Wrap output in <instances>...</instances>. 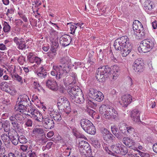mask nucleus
<instances>
[{
	"instance_id": "obj_35",
	"label": "nucleus",
	"mask_w": 157,
	"mask_h": 157,
	"mask_svg": "<svg viewBox=\"0 0 157 157\" xmlns=\"http://www.w3.org/2000/svg\"><path fill=\"white\" fill-rule=\"evenodd\" d=\"M15 117L17 121H18L20 123L23 122L25 118L22 114L17 113L15 115Z\"/></svg>"
},
{
	"instance_id": "obj_46",
	"label": "nucleus",
	"mask_w": 157,
	"mask_h": 157,
	"mask_svg": "<svg viewBox=\"0 0 157 157\" xmlns=\"http://www.w3.org/2000/svg\"><path fill=\"white\" fill-rule=\"evenodd\" d=\"M73 135L75 136L77 138H85L84 135L81 134L78 132L76 131H73Z\"/></svg>"
},
{
	"instance_id": "obj_51",
	"label": "nucleus",
	"mask_w": 157,
	"mask_h": 157,
	"mask_svg": "<svg viewBox=\"0 0 157 157\" xmlns=\"http://www.w3.org/2000/svg\"><path fill=\"white\" fill-rule=\"evenodd\" d=\"M45 72L43 73V72H36L37 75L39 77L41 78H44L46 76L47 74Z\"/></svg>"
},
{
	"instance_id": "obj_59",
	"label": "nucleus",
	"mask_w": 157,
	"mask_h": 157,
	"mask_svg": "<svg viewBox=\"0 0 157 157\" xmlns=\"http://www.w3.org/2000/svg\"><path fill=\"white\" fill-rule=\"evenodd\" d=\"M66 149L67 150H69L70 149V151L69 152V154L68 155H69L70 154H73L75 153V149L73 147L69 148L68 147H67L66 148Z\"/></svg>"
},
{
	"instance_id": "obj_43",
	"label": "nucleus",
	"mask_w": 157,
	"mask_h": 157,
	"mask_svg": "<svg viewBox=\"0 0 157 157\" xmlns=\"http://www.w3.org/2000/svg\"><path fill=\"white\" fill-rule=\"evenodd\" d=\"M7 93H9L12 95H14L17 93V91L14 87L10 86Z\"/></svg>"
},
{
	"instance_id": "obj_39",
	"label": "nucleus",
	"mask_w": 157,
	"mask_h": 157,
	"mask_svg": "<svg viewBox=\"0 0 157 157\" xmlns=\"http://www.w3.org/2000/svg\"><path fill=\"white\" fill-rule=\"evenodd\" d=\"M134 132V128L131 126L128 127L127 129L126 130V133H124V134L128 135H132Z\"/></svg>"
},
{
	"instance_id": "obj_29",
	"label": "nucleus",
	"mask_w": 157,
	"mask_h": 157,
	"mask_svg": "<svg viewBox=\"0 0 157 157\" xmlns=\"http://www.w3.org/2000/svg\"><path fill=\"white\" fill-rule=\"evenodd\" d=\"M123 146L121 143V142L117 144H116L113 145L111 147L113 150L116 153H117L118 152H119V150Z\"/></svg>"
},
{
	"instance_id": "obj_37",
	"label": "nucleus",
	"mask_w": 157,
	"mask_h": 157,
	"mask_svg": "<svg viewBox=\"0 0 157 157\" xmlns=\"http://www.w3.org/2000/svg\"><path fill=\"white\" fill-rule=\"evenodd\" d=\"M49 33L50 35V39H55L57 38V32L52 28L49 31Z\"/></svg>"
},
{
	"instance_id": "obj_61",
	"label": "nucleus",
	"mask_w": 157,
	"mask_h": 157,
	"mask_svg": "<svg viewBox=\"0 0 157 157\" xmlns=\"http://www.w3.org/2000/svg\"><path fill=\"white\" fill-rule=\"evenodd\" d=\"M28 148L27 145H21L20 149L23 151H26Z\"/></svg>"
},
{
	"instance_id": "obj_25",
	"label": "nucleus",
	"mask_w": 157,
	"mask_h": 157,
	"mask_svg": "<svg viewBox=\"0 0 157 157\" xmlns=\"http://www.w3.org/2000/svg\"><path fill=\"white\" fill-rule=\"evenodd\" d=\"M29 98L27 95L24 94L21 95L18 98L17 103L28 105V102Z\"/></svg>"
},
{
	"instance_id": "obj_48",
	"label": "nucleus",
	"mask_w": 157,
	"mask_h": 157,
	"mask_svg": "<svg viewBox=\"0 0 157 157\" xmlns=\"http://www.w3.org/2000/svg\"><path fill=\"white\" fill-rule=\"evenodd\" d=\"M48 56L49 58V59L50 60H52L53 59L56 55V53H55V52H49L47 53Z\"/></svg>"
},
{
	"instance_id": "obj_10",
	"label": "nucleus",
	"mask_w": 157,
	"mask_h": 157,
	"mask_svg": "<svg viewBox=\"0 0 157 157\" xmlns=\"http://www.w3.org/2000/svg\"><path fill=\"white\" fill-rule=\"evenodd\" d=\"M13 41L16 44L17 48L19 49L23 50L26 48L27 45L23 38L19 39L15 37L13 38Z\"/></svg>"
},
{
	"instance_id": "obj_63",
	"label": "nucleus",
	"mask_w": 157,
	"mask_h": 157,
	"mask_svg": "<svg viewBox=\"0 0 157 157\" xmlns=\"http://www.w3.org/2000/svg\"><path fill=\"white\" fill-rule=\"evenodd\" d=\"M14 11V9L13 8H11L10 9H8L7 10L6 15L7 16L9 15V14H12L13 13Z\"/></svg>"
},
{
	"instance_id": "obj_1",
	"label": "nucleus",
	"mask_w": 157,
	"mask_h": 157,
	"mask_svg": "<svg viewBox=\"0 0 157 157\" xmlns=\"http://www.w3.org/2000/svg\"><path fill=\"white\" fill-rule=\"evenodd\" d=\"M120 71V67L117 65H115L111 68L107 66H104L99 68L97 70L96 77L100 82L104 81L108 77L115 80L119 75Z\"/></svg>"
},
{
	"instance_id": "obj_4",
	"label": "nucleus",
	"mask_w": 157,
	"mask_h": 157,
	"mask_svg": "<svg viewBox=\"0 0 157 157\" xmlns=\"http://www.w3.org/2000/svg\"><path fill=\"white\" fill-rule=\"evenodd\" d=\"M99 112L100 116L103 118L116 120L119 118L117 111L113 107L108 105H102L99 108Z\"/></svg>"
},
{
	"instance_id": "obj_44",
	"label": "nucleus",
	"mask_w": 157,
	"mask_h": 157,
	"mask_svg": "<svg viewBox=\"0 0 157 157\" xmlns=\"http://www.w3.org/2000/svg\"><path fill=\"white\" fill-rule=\"evenodd\" d=\"M52 42V46L57 48L58 46V40L56 38L55 39H50Z\"/></svg>"
},
{
	"instance_id": "obj_26",
	"label": "nucleus",
	"mask_w": 157,
	"mask_h": 157,
	"mask_svg": "<svg viewBox=\"0 0 157 157\" xmlns=\"http://www.w3.org/2000/svg\"><path fill=\"white\" fill-rule=\"evenodd\" d=\"M78 89H80L78 87H73L68 89V93L71 99L74 98L75 95H77L78 93Z\"/></svg>"
},
{
	"instance_id": "obj_40",
	"label": "nucleus",
	"mask_w": 157,
	"mask_h": 157,
	"mask_svg": "<svg viewBox=\"0 0 157 157\" xmlns=\"http://www.w3.org/2000/svg\"><path fill=\"white\" fill-rule=\"evenodd\" d=\"M11 27L8 23L5 21L3 24V30L5 33L9 32L10 30Z\"/></svg>"
},
{
	"instance_id": "obj_56",
	"label": "nucleus",
	"mask_w": 157,
	"mask_h": 157,
	"mask_svg": "<svg viewBox=\"0 0 157 157\" xmlns=\"http://www.w3.org/2000/svg\"><path fill=\"white\" fill-rule=\"evenodd\" d=\"M0 50L2 51H5L7 50V47L6 45L3 44H0Z\"/></svg>"
},
{
	"instance_id": "obj_30",
	"label": "nucleus",
	"mask_w": 157,
	"mask_h": 157,
	"mask_svg": "<svg viewBox=\"0 0 157 157\" xmlns=\"http://www.w3.org/2000/svg\"><path fill=\"white\" fill-rule=\"evenodd\" d=\"M0 87L2 90L7 92L10 86H9V84L5 82H2L0 84Z\"/></svg>"
},
{
	"instance_id": "obj_55",
	"label": "nucleus",
	"mask_w": 157,
	"mask_h": 157,
	"mask_svg": "<svg viewBox=\"0 0 157 157\" xmlns=\"http://www.w3.org/2000/svg\"><path fill=\"white\" fill-rule=\"evenodd\" d=\"M33 124V121L31 119H27L25 125L27 127H31Z\"/></svg>"
},
{
	"instance_id": "obj_42",
	"label": "nucleus",
	"mask_w": 157,
	"mask_h": 157,
	"mask_svg": "<svg viewBox=\"0 0 157 157\" xmlns=\"http://www.w3.org/2000/svg\"><path fill=\"white\" fill-rule=\"evenodd\" d=\"M33 132L35 134H41L44 133V131L42 128H35L33 129Z\"/></svg>"
},
{
	"instance_id": "obj_24",
	"label": "nucleus",
	"mask_w": 157,
	"mask_h": 157,
	"mask_svg": "<svg viewBox=\"0 0 157 157\" xmlns=\"http://www.w3.org/2000/svg\"><path fill=\"white\" fill-rule=\"evenodd\" d=\"M80 124L81 127L85 131L93 124L87 119H82L80 121Z\"/></svg>"
},
{
	"instance_id": "obj_52",
	"label": "nucleus",
	"mask_w": 157,
	"mask_h": 157,
	"mask_svg": "<svg viewBox=\"0 0 157 157\" xmlns=\"http://www.w3.org/2000/svg\"><path fill=\"white\" fill-rule=\"evenodd\" d=\"M11 124L12 125L14 129H18L19 125L17 123V121L14 122H11Z\"/></svg>"
},
{
	"instance_id": "obj_53",
	"label": "nucleus",
	"mask_w": 157,
	"mask_h": 157,
	"mask_svg": "<svg viewBox=\"0 0 157 157\" xmlns=\"http://www.w3.org/2000/svg\"><path fill=\"white\" fill-rule=\"evenodd\" d=\"M125 157H140L137 154H132L130 152H128L126 155Z\"/></svg>"
},
{
	"instance_id": "obj_23",
	"label": "nucleus",
	"mask_w": 157,
	"mask_h": 157,
	"mask_svg": "<svg viewBox=\"0 0 157 157\" xmlns=\"http://www.w3.org/2000/svg\"><path fill=\"white\" fill-rule=\"evenodd\" d=\"M140 112L138 109H135L131 112V116L132 120L135 122H139L140 121Z\"/></svg>"
},
{
	"instance_id": "obj_3",
	"label": "nucleus",
	"mask_w": 157,
	"mask_h": 157,
	"mask_svg": "<svg viewBox=\"0 0 157 157\" xmlns=\"http://www.w3.org/2000/svg\"><path fill=\"white\" fill-rule=\"evenodd\" d=\"M114 46L116 50L120 51L121 54L123 57L126 56L132 49L129 39L126 36H123L117 39L114 42Z\"/></svg>"
},
{
	"instance_id": "obj_2",
	"label": "nucleus",
	"mask_w": 157,
	"mask_h": 157,
	"mask_svg": "<svg viewBox=\"0 0 157 157\" xmlns=\"http://www.w3.org/2000/svg\"><path fill=\"white\" fill-rule=\"evenodd\" d=\"M70 61L68 57L61 58L60 62L63 64L62 65L54 66L53 67V70L51 72V75L56 76L57 79H59L65 76L70 69L69 66Z\"/></svg>"
},
{
	"instance_id": "obj_21",
	"label": "nucleus",
	"mask_w": 157,
	"mask_h": 157,
	"mask_svg": "<svg viewBox=\"0 0 157 157\" xmlns=\"http://www.w3.org/2000/svg\"><path fill=\"white\" fill-rule=\"evenodd\" d=\"M43 120L44 122V126L47 129H51L54 126V123L53 120L48 117L43 118Z\"/></svg>"
},
{
	"instance_id": "obj_50",
	"label": "nucleus",
	"mask_w": 157,
	"mask_h": 157,
	"mask_svg": "<svg viewBox=\"0 0 157 157\" xmlns=\"http://www.w3.org/2000/svg\"><path fill=\"white\" fill-rule=\"evenodd\" d=\"M136 151L139 152V154L141 157H149V155L148 153L141 152L138 149Z\"/></svg>"
},
{
	"instance_id": "obj_58",
	"label": "nucleus",
	"mask_w": 157,
	"mask_h": 157,
	"mask_svg": "<svg viewBox=\"0 0 157 157\" xmlns=\"http://www.w3.org/2000/svg\"><path fill=\"white\" fill-rule=\"evenodd\" d=\"M9 119L11 123V122H14L16 121L15 115H13L12 116H10L9 117Z\"/></svg>"
},
{
	"instance_id": "obj_22",
	"label": "nucleus",
	"mask_w": 157,
	"mask_h": 157,
	"mask_svg": "<svg viewBox=\"0 0 157 157\" xmlns=\"http://www.w3.org/2000/svg\"><path fill=\"white\" fill-rule=\"evenodd\" d=\"M121 100L124 105L127 107L132 101V97L130 94H126L122 96Z\"/></svg>"
},
{
	"instance_id": "obj_18",
	"label": "nucleus",
	"mask_w": 157,
	"mask_h": 157,
	"mask_svg": "<svg viewBox=\"0 0 157 157\" xmlns=\"http://www.w3.org/2000/svg\"><path fill=\"white\" fill-rule=\"evenodd\" d=\"M78 93L77 95H75L74 98L71 99L73 101H75L78 103H82L84 102L85 99L83 97V95L82 94V91L80 89H78Z\"/></svg>"
},
{
	"instance_id": "obj_5",
	"label": "nucleus",
	"mask_w": 157,
	"mask_h": 157,
	"mask_svg": "<svg viewBox=\"0 0 157 157\" xmlns=\"http://www.w3.org/2000/svg\"><path fill=\"white\" fill-rule=\"evenodd\" d=\"M155 44V40L153 38L144 40L140 44L138 50L140 53L147 52L153 48Z\"/></svg>"
},
{
	"instance_id": "obj_14",
	"label": "nucleus",
	"mask_w": 157,
	"mask_h": 157,
	"mask_svg": "<svg viewBox=\"0 0 157 157\" xmlns=\"http://www.w3.org/2000/svg\"><path fill=\"white\" fill-rule=\"evenodd\" d=\"M84 24V23L80 22L78 23H74L70 22L67 23V24L70 25V30L71 31L70 33L73 35H74L75 33V31L77 29H81L83 27L82 26Z\"/></svg>"
},
{
	"instance_id": "obj_19",
	"label": "nucleus",
	"mask_w": 157,
	"mask_h": 157,
	"mask_svg": "<svg viewBox=\"0 0 157 157\" xmlns=\"http://www.w3.org/2000/svg\"><path fill=\"white\" fill-rule=\"evenodd\" d=\"M29 105L17 103L15 109L16 110L20 111L22 113L26 115L28 113V109L29 108Z\"/></svg>"
},
{
	"instance_id": "obj_45",
	"label": "nucleus",
	"mask_w": 157,
	"mask_h": 157,
	"mask_svg": "<svg viewBox=\"0 0 157 157\" xmlns=\"http://www.w3.org/2000/svg\"><path fill=\"white\" fill-rule=\"evenodd\" d=\"M19 141L21 144H25L27 142V140L23 135H21L19 137Z\"/></svg>"
},
{
	"instance_id": "obj_60",
	"label": "nucleus",
	"mask_w": 157,
	"mask_h": 157,
	"mask_svg": "<svg viewBox=\"0 0 157 157\" xmlns=\"http://www.w3.org/2000/svg\"><path fill=\"white\" fill-rule=\"evenodd\" d=\"M87 112L89 114V115L90 116L93 115V114L94 113H95V112H94V110L92 109H88L87 108Z\"/></svg>"
},
{
	"instance_id": "obj_33",
	"label": "nucleus",
	"mask_w": 157,
	"mask_h": 157,
	"mask_svg": "<svg viewBox=\"0 0 157 157\" xmlns=\"http://www.w3.org/2000/svg\"><path fill=\"white\" fill-rule=\"evenodd\" d=\"M98 91L94 89H90L89 91V95L91 98L94 99L95 98L96 95L97 94Z\"/></svg>"
},
{
	"instance_id": "obj_8",
	"label": "nucleus",
	"mask_w": 157,
	"mask_h": 157,
	"mask_svg": "<svg viewBox=\"0 0 157 157\" xmlns=\"http://www.w3.org/2000/svg\"><path fill=\"white\" fill-rule=\"evenodd\" d=\"M79 153L82 156L86 155L91 152V149L88 143L86 141L80 140L78 144Z\"/></svg>"
},
{
	"instance_id": "obj_64",
	"label": "nucleus",
	"mask_w": 157,
	"mask_h": 157,
	"mask_svg": "<svg viewBox=\"0 0 157 157\" xmlns=\"http://www.w3.org/2000/svg\"><path fill=\"white\" fill-rule=\"evenodd\" d=\"M28 156L29 157H37L35 153L34 152H32V151L31 153L28 154Z\"/></svg>"
},
{
	"instance_id": "obj_49",
	"label": "nucleus",
	"mask_w": 157,
	"mask_h": 157,
	"mask_svg": "<svg viewBox=\"0 0 157 157\" xmlns=\"http://www.w3.org/2000/svg\"><path fill=\"white\" fill-rule=\"evenodd\" d=\"M3 128L5 132H8L9 131L10 128V124L7 122H5L3 124Z\"/></svg>"
},
{
	"instance_id": "obj_17",
	"label": "nucleus",
	"mask_w": 157,
	"mask_h": 157,
	"mask_svg": "<svg viewBox=\"0 0 157 157\" xmlns=\"http://www.w3.org/2000/svg\"><path fill=\"white\" fill-rule=\"evenodd\" d=\"M47 86L49 89L54 91L58 90V86L56 81L53 78H50L46 82Z\"/></svg>"
},
{
	"instance_id": "obj_11",
	"label": "nucleus",
	"mask_w": 157,
	"mask_h": 157,
	"mask_svg": "<svg viewBox=\"0 0 157 157\" xmlns=\"http://www.w3.org/2000/svg\"><path fill=\"white\" fill-rule=\"evenodd\" d=\"M132 67L136 72H141L144 68V63L141 59H136L134 62Z\"/></svg>"
},
{
	"instance_id": "obj_38",
	"label": "nucleus",
	"mask_w": 157,
	"mask_h": 157,
	"mask_svg": "<svg viewBox=\"0 0 157 157\" xmlns=\"http://www.w3.org/2000/svg\"><path fill=\"white\" fill-rule=\"evenodd\" d=\"M86 104L87 106H88L91 107L94 109L97 106V105L96 103L94 101H93L90 100H87L86 101Z\"/></svg>"
},
{
	"instance_id": "obj_62",
	"label": "nucleus",
	"mask_w": 157,
	"mask_h": 157,
	"mask_svg": "<svg viewBox=\"0 0 157 157\" xmlns=\"http://www.w3.org/2000/svg\"><path fill=\"white\" fill-rule=\"evenodd\" d=\"M103 147L104 149L107 152L108 154H112V152L110 151L108 147L107 146H105V145H104L103 146Z\"/></svg>"
},
{
	"instance_id": "obj_28",
	"label": "nucleus",
	"mask_w": 157,
	"mask_h": 157,
	"mask_svg": "<svg viewBox=\"0 0 157 157\" xmlns=\"http://www.w3.org/2000/svg\"><path fill=\"white\" fill-rule=\"evenodd\" d=\"M51 117L56 121H59L62 118L61 115L57 110H55V112L52 113Z\"/></svg>"
},
{
	"instance_id": "obj_36",
	"label": "nucleus",
	"mask_w": 157,
	"mask_h": 157,
	"mask_svg": "<svg viewBox=\"0 0 157 157\" xmlns=\"http://www.w3.org/2000/svg\"><path fill=\"white\" fill-rule=\"evenodd\" d=\"M12 78L14 80L20 82L21 84L23 83L22 77L17 74H13L12 75Z\"/></svg>"
},
{
	"instance_id": "obj_54",
	"label": "nucleus",
	"mask_w": 157,
	"mask_h": 157,
	"mask_svg": "<svg viewBox=\"0 0 157 157\" xmlns=\"http://www.w3.org/2000/svg\"><path fill=\"white\" fill-rule=\"evenodd\" d=\"M111 128L112 132L113 134L118 132V129L115 126H111Z\"/></svg>"
},
{
	"instance_id": "obj_31",
	"label": "nucleus",
	"mask_w": 157,
	"mask_h": 157,
	"mask_svg": "<svg viewBox=\"0 0 157 157\" xmlns=\"http://www.w3.org/2000/svg\"><path fill=\"white\" fill-rule=\"evenodd\" d=\"M85 131L89 134L94 135L95 133L96 129L93 124H92L88 128L86 129Z\"/></svg>"
},
{
	"instance_id": "obj_27",
	"label": "nucleus",
	"mask_w": 157,
	"mask_h": 157,
	"mask_svg": "<svg viewBox=\"0 0 157 157\" xmlns=\"http://www.w3.org/2000/svg\"><path fill=\"white\" fill-rule=\"evenodd\" d=\"M118 126L120 130L124 134L126 133L128 127L127 124L123 121H122L119 123Z\"/></svg>"
},
{
	"instance_id": "obj_7",
	"label": "nucleus",
	"mask_w": 157,
	"mask_h": 157,
	"mask_svg": "<svg viewBox=\"0 0 157 157\" xmlns=\"http://www.w3.org/2000/svg\"><path fill=\"white\" fill-rule=\"evenodd\" d=\"M26 115L38 122L43 121V117L41 113L37 109L29 106L28 109V113Z\"/></svg>"
},
{
	"instance_id": "obj_32",
	"label": "nucleus",
	"mask_w": 157,
	"mask_h": 157,
	"mask_svg": "<svg viewBox=\"0 0 157 157\" xmlns=\"http://www.w3.org/2000/svg\"><path fill=\"white\" fill-rule=\"evenodd\" d=\"M97 93V94L96 96V97L94 99L98 101H102L104 98V95L100 91H98Z\"/></svg>"
},
{
	"instance_id": "obj_20",
	"label": "nucleus",
	"mask_w": 157,
	"mask_h": 157,
	"mask_svg": "<svg viewBox=\"0 0 157 157\" xmlns=\"http://www.w3.org/2000/svg\"><path fill=\"white\" fill-rule=\"evenodd\" d=\"M60 43L63 46H66L69 45L70 44L71 38V37L67 35H64L62 36L59 39Z\"/></svg>"
},
{
	"instance_id": "obj_47",
	"label": "nucleus",
	"mask_w": 157,
	"mask_h": 157,
	"mask_svg": "<svg viewBox=\"0 0 157 157\" xmlns=\"http://www.w3.org/2000/svg\"><path fill=\"white\" fill-rule=\"evenodd\" d=\"M77 79V77L75 75H74L73 76H70L69 77V80L71 81H69L68 82L69 84H74L75 83L76 80Z\"/></svg>"
},
{
	"instance_id": "obj_15",
	"label": "nucleus",
	"mask_w": 157,
	"mask_h": 157,
	"mask_svg": "<svg viewBox=\"0 0 157 157\" xmlns=\"http://www.w3.org/2000/svg\"><path fill=\"white\" fill-rule=\"evenodd\" d=\"M27 58L28 61L31 63H35L37 64H39L41 61V59L40 58L36 56L32 52H30L28 54Z\"/></svg>"
},
{
	"instance_id": "obj_12",
	"label": "nucleus",
	"mask_w": 157,
	"mask_h": 157,
	"mask_svg": "<svg viewBox=\"0 0 157 157\" xmlns=\"http://www.w3.org/2000/svg\"><path fill=\"white\" fill-rule=\"evenodd\" d=\"M101 132L105 140L106 141H113L115 137L108 130L105 128H103L101 130Z\"/></svg>"
},
{
	"instance_id": "obj_41",
	"label": "nucleus",
	"mask_w": 157,
	"mask_h": 157,
	"mask_svg": "<svg viewBox=\"0 0 157 157\" xmlns=\"http://www.w3.org/2000/svg\"><path fill=\"white\" fill-rule=\"evenodd\" d=\"M10 137L9 135H8L6 134H3L1 136L2 140L3 141L7 143L10 142Z\"/></svg>"
},
{
	"instance_id": "obj_6",
	"label": "nucleus",
	"mask_w": 157,
	"mask_h": 157,
	"mask_svg": "<svg viewBox=\"0 0 157 157\" xmlns=\"http://www.w3.org/2000/svg\"><path fill=\"white\" fill-rule=\"evenodd\" d=\"M134 34L139 38H142L145 34L144 30L141 23L138 20L135 21L132 25Z\"/></svg>"
},
{
	"instance_id": "obj_34",
	"label": "nucleus",
	"mask_w": 157,
	"mask_h": 157,
	"mask_svg": "<svg viewBox=\"0 0 157 157\" xmlns=\"http://www.w3.org/2000/svg\"><path fill=\"white\" fill-rule=\"evenodd\" d=\"M119 151V152H118L117 154H119L122 155H126L128 153V149L124 145L122 146Z\"/></svg>"
},
{
	"instance_id": "obj_16",
	"label": "nucleus",
	"mask_w": 157,
	"mask_h": 157,
	"mask_svg": "<svg viewBox=\"0 0 157 157\" xmlns=\"http://www.w3.org/2000/svg\"><path fill=\"white\" fill-rule=\"evenodd\" d=\"M8 134L10 135V140L13 144L15 145H17L19 142L18 135L17 132L15 130H13L12 132L10 131Z\"/></svg>"
},
{
	"instance_id": "obj_9",
	"label": "nucleus",
	"mask_w": 157,
	"mask_h": 157,
	"mask_svg": "<svg viewBox=\"0 0 157 157\" xmlns=\"http://www.w3.org/2000/svg\"><path fill=\"white\" fill-rule=\"evenodd\" d=\"M122 141L128 147L134 150L135 151L137 150V145L135 141L127 137H124Z\"/></svg>"
},
{
	"instance_id": "obj_13",
	"label": "nucleus",
	"mask_w": 157,
	"mask_h": 157,
	"mask_svg": "<svg viewBox=\"0 0 157 157\" xmlns=\"http://www.w3.org/2000/svg\"><path fill=\"white\" fill-rule=\"evenodd\" d=\"M57 105L58 107L59 106H62L65 109H70L69 101L66 98L64 97H59L58 100Z\"/></svg>"
},
{
	"instance_id": "obj_57",
	"label": "nucleus",
	"mask_w": 157,
	"mask_h": 157,
	"mask_svg": "<svg viewBox=\"0 0 157 157\" xmlns=\"http://www.w3.org/2000/svg\"><path fill=\"white\" fill-rule=\"evenodd\" d=\"M25 61V58L22 56L19 57L18 59L19 63L21 64H23Z\"/></svg>"
}]
</instances>
